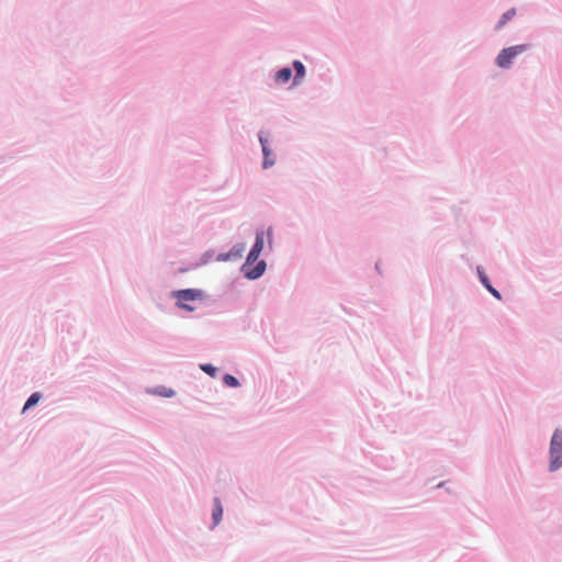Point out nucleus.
<instances>
[{"label":"nucleus","instance_id":"1","mask_svg":"<svg viewBox=\"0 0 562 562\" xmlns=\"http://www.w3.org/2000/svg\"><path fill=\"white\" fill-rule=\"evenodd\" d=\"M265 245L263 232L257 233L255 245L249 251L246 262L243 266V270L245 276L248 279H257L261 277L266 270V262L263 260L259 261L254 269H250V266L257 261L259 258Z\"/></svg>","mask_w":562,"mask_h":562},{"label":"nucleus","instance_id":"2","mask_svg":"<svg viewBox=\"0 0 562 562\" xmlns=\"http://www.w3.org/2000/svg\"><path fill=\"white\" fill-rule=\"evenodd\" d=\"M550 471L562 467V431L555 430L550 443Z\"/></svg>","mask_w":562,"mask_h":562},{"label":"nucleus","instance_id":"3","mask_svg":"<svg viewBox=\"0 0 562 562\" xmlns=\"http://www.w3.org/2000/svg\"><path fill=\"white\" fill-rule=\"evenodd\" d=\"M173 296L177 299V305L180 308L187 311H194V307L187 304V302L195 301L202 297V292L195 289L179 290L173 292Z\"/></svg>","mask_w":562,"mask_h":562},{"label":"nucleus","instance_id":"4","mask_svg":"<svg viewBox=\"0 0 562 562\" xmlns=\"http://www.w3.org/2000/svg\"><path fill=\"white\" fill-rule=\"evenodd\" d=\"M526 45H516L508 48H504L496 58V64L501 68H507L510 66L513 59L525 52Z\"/></svg>","mask_w":562,"mask_h":562},{"label":"nucleus","instance_id":"5","mask_svg":"<svg viewBox=\"0 0 562 562\" xmlns=\"http://www.w3.org/2000/svg\"><path fill=\"white\" fill-rule=\"evenodd\" d=\"M259 139H260V144H261V147H262V153H263V156H265V159H263V162H262V167L265 169H267V168L271 167L274 164V161L269 158L270 157V150L268 148L267 140L262 136H260Z\"/></svg>","mask_w":562,"mask_h":562},{"label":"nucleus","instance_id":"6","mask_svg":"<svg viewBox=\"0 0 562 562\" xmlns=\"http://www.w3.org/2000/svg\"><path fill=\"white\" fill-rule=\"evenodd\" d=\"M214 503H215V507H214V510H213V514H212V518H213L214 525L216 526V525H218V522L222 519L223 507H222L220 498L216 497L214 499Z\"/></svg>","mask_w":562,"mask_h":562},{"label":"nucleus","instance_id":"7","mask_svg":"<svg viewBox=\"0 0 562 562\" xmlns=\"http://www.w3.org/2000/svg\"><path fill=\"white\" fill-rule=\"evenodd\" d=\"M291 76H292V70L290 68L285 67V68L280 69L276 74V80L278 82L284 83L291 79Z\"/></svg>","mask_w":562,"mask_h":562},{"label":"nucleus","instance_id":"8","mask_svg":"<svg viewBox=\"0 0 562 562\" xmlns=\"http://www.w3.org/2000/svg\"><path fill=\"white\" fill-rule=\"evenodd\" d=\"M479 273H480V279L482 281V283L485 285V288L496 297V299H501V294L497 290H495L491 283H488V279L487 277L482 273L480 270H479Z\"/></svg>","mask_w":562,"mask_h":562},{"label":"nucleus","instance_id":"9","mask_svg":"<svg viewBox=\"0 0 562 562\" xmlns=\"http://www.w3.org/2000/svg\"><path fill=\"white\" fill-rule=\"evenodd\" d=\"M515 14H516V10L515 9H509L508 11H506L502 15V19L499 20V22L497 24V27H502L504 24H506L507 21H509L512 18H514Z\"/></svg>","mask_w":562,"mask_h":562},{"label":"nucleus","instance_id":"10","mask_svg":"<svg viewBox=\"0 0 562 562\" xmlns=\"http://www.w3.org/2000/svg\"><path fill=\"white\" fill-rule=\"evenodd\" d=\"M293 67H294V69H295V74H296V76H295V80L303 78V77H304V75H305V68H304V65H303L301 61L295 60V61L293 63Z\"/></svg>","mask_w":562,"mask_h":562},{"label":"nucleus","instance_id":"11","mask_svg":"<svg viewBox=\"0 0 562 562\" xmlns=\"http://www.w3.org/2000/svg\"><path fill=\"white\" fill-rule=\"evenodd\" d=\"M40 398H41L40 393H33L26 401V403L23 407V411H26V409L31 408L32 406L36 405L38 403Z\"/></svg>","mask_w":562,"mask_h":562},{"label":"nucleus","instance_id":"12","mask_svg":"<svg viewBox=\"0 0 562 562\" xmlns=\"http://www.w3.org/2000/svg\"><path fill=\"white\" fill-rule=\"evenodd\" d=\"M223 381L227 386L236 387L239 385L238 380L231 374H225Z\"/></svg>","mask_w":562,"mask_h":562},{"label":"nucleus","instance_id":"13","mask_svg":"<svg viewBox=\"0 0 562 562\" xmlns=\"http://www.w3.org/2000/svg\"><path fill=\"white\" fill-rule=\"evenodd\" d=\"M200 368H201V370H203L204 372H206L211 376H215L216 371H217L216 368L213 367L212 364H201Z\"/></svg>","mask_w":562,"mask_h":562},{"label":"nucleus","instance_id":"14","mask_svg":"<svg viewBox=\"0 0 562 562\" xmlns=\"http://www.w3.org/2000/svg\"><path fill=\"white\" fill-rule=\"evenodd\" d=\"M267 236H268V238H269V243H271V236H272V232H271V229H268V232H267Z\"/></svg>","mask_w":562,"mask_h":562}]
</instances>
